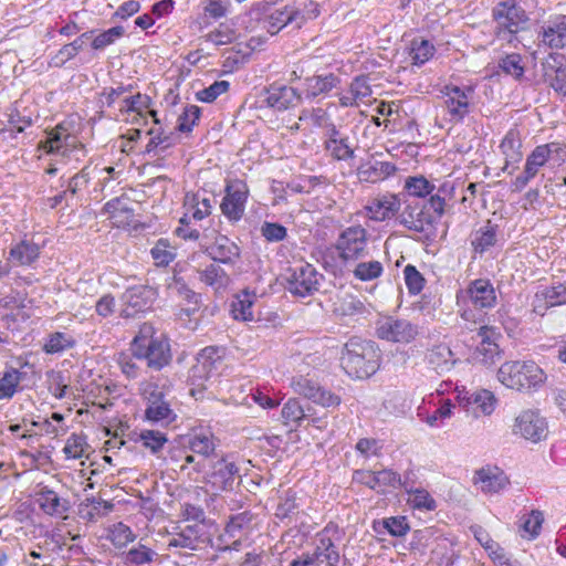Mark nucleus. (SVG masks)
<instances>
[{
  "label": "nucleus",
  "instance_id": "nucleus-22",
  "mask_svg": "<svg viewBox=\"0 0 566 566\" xmlns=\"http://www.w3.org/2000/svg\"><path fill=\"white\" fill-rule=\"evenodd\" d=\"M332 527L326 526L317 534L316 546L312 553L318 566H338L340 556L331 536Z\"/></svg>",
  "mask_w": 566,
  "mask_h": 566
},
{
  "label": "nucleus",
  "instance_id": "nucleus-44",
  "mask_svg": "<svg viewBox=\"0 0 566 566\" xmlns=\"http://www.w3.org/2000/svg\"><path fill=\"white\" fill-rule=\"evenodd\" d=\"M199 279L207 285L219 290L227 285L228 275L219 265L211 263L199 272Z\"/></svg>",
  "mask_w": 566,
  "mask_h": 566
},
{
  "label": "nucleus",
  "instance_id": "nucleus-7",
  "mask_svg": "<svg viewBox=\"0 0 566 566\" xmlns=\"http://www.w3.org/2000/svg\"><path fill=\"white\" fill-rule=\"evenodd\" d=\"M205 478L216 491H232L239 484L240 469L229 457H221L209 461Z\"/></svg>",
  "mask_w": 566,
  "mask_h": 566
},
{
  "label": "nucleus",
  "instance_id": "nucleus-48",
  "mask_svg": "<svg viewBox=\"0 0 566 566\" xmlns=\"http://www.w3.org/2000/svg\"><path fill=\"white\" fill-rule=\"evenodd\" d=\"M496 242V230L488 222L486 226L480 228L472 240V245L476 252H484L493 247Z\"/></svg>",
  "mask_w": 566,
  "mask_h": 566
},
{
  "label": "nucleus",
  "instance_id": "nucleus-54",
  "mask_svg": "<svg viewBox=\"0 0 566 566\" xmlns=\"http://www.w3.org/2000/svg\"><path fill=\"white\" fill-rule=\"evenodd\" d=\"M186 203L191 205V216L195 220H202L211 213L212 205L211 199L203 197L200 195H192L191 197H186Z\"/></svg>",
  "mask_w": 566,
  "mask_h": 566
},
{
  "label": "nucleus",
  "instance_id": "nucleus-61",
  "mask_svg": "<svg viewBox=\"0 0 566 566\" xmlns=\"http://www.w3.org/2000/svg\"><path fill=\"white\" fill-rule=\"evenodd\" d=\"M547 150L549 149L546 147H536L527 157L525 170L528 176L535 177L538 171V168L547 163Z\"/></svg>",
  "mask_w": 566,
  "mask_h": 566
},
{
  "label": "nucleus",
  "instance_id": "nucleus-33",
  "mask_svg": "<svg viewBox=\"0 0 566 566\" xmlns=\"http://www.w3.org/2000/svg\"><path fill=\"white\" fill-rule=\"evenodd\" d=\"M255 516L250 511L231 515L226 528L224 537H247L255 526Z\"/></svg>",
  "mask_w": 566,
  "mask_h": 566
},
{
  "label": "nucleus",
  "instance_id": "nucleus-27",
  "mask_svg": "<svg viewBox=\"0 0 566 566\" xmlns=\"http://www.w3.org/2000/svg\"><path fill=\"white\" fill-rule=\"evenodd\" d=\"M206 252L213 261L223 264H233L241 253L240 248L226 235H218Z\"/></svg>",
  "mask_w": 566,
  "mask_h": 566
},
{
  "label": "nucleus",
  "instance_id": "nucleus-31",
  "mask_svg": "<svg viewBox=\"0 0 566 566\" xmlns=\"http://www.w3.org/2000/svg\"><path fill=\"white\" fill-rule=\"evenodd\" d=\"M40 253L41 248L39 244L23 239L11 247L8 261H12L15 265L29 266L39 259Z\"/></svg>",
  "mask_w": 566,
  "mask_h": 566
},
{
  "label": "nucleus",
  "instance_id": "nucleus-9",
  "mask_svg": "<svg viewBox=\"0 0 566 566\" xmlns=\"http://www.w3.org/2000/svg\"><path fill=\"white\" fill-rule=\"evenodd\" d=\"M496 292L489 280L478 279L458 291L457 303L459 306L472 305L474 308H492L496 304Z\"/></svg>",
  "mask_w": 566,
  "mask_h": 566
},
{
  "label": "nucleus",
  "instance_id": "nucleus-64",
  "mask_svg": "<svg viewBox=\"0 0 566 566\" xmlns=\"http://www.w3.org/2000/svg\"><path fill=\"white\" fill-rule=\"evenodd\" d=\"M139 438L144 447L153 453H157L167 442L166 436L155 430H144L140 432Z\"/></svg>",
  "mask_w": 566,
  "mask_h": 566
},
{
  "label": "nucleus",
  "instance_id": "nucleus-1",
  "mask_svg": "<svg viewBox=\"0 0 566 566\" xmlns=\"http://www.w3.org/2000/svg\"><path fill=\"white\" fill-rule=\"evenodd\" d=\"M380 360L381 352L375 342L355 336L344 345L340 366L349 377L365 379L379 369Z\"/></svg>",
  "mask_w": 566,
  "mask_h": 566
},
{
  "label": "nucleus",
  "instance_id": "nucleus-39",
  "mask_svg": "<svg viewBox=\"0 0 566 566\" xmlns=\"http://www.w3.org/2000/svg\"><path fill=\"white\" fill-rule=\"evenodd\" d=\"M147 134L151 136L145 148V153L148 155H158L176 144V136L172 133L151 128Z\"/></svg>",
  "mask_w": 566,
  "mask_h": 566
},
{
  "label": "nucleus",
  "instance_id": "nucleus-18",
  "mask_svg": "<svg viewBox=\"0 0 566 566\" xmlns=\"http://www.w3.org/2000/svg\"><path fill=\"white\" fill-rule=\"evenodd\" d=\"M402 203V195L387 192L370 199L365 209L371 220L385 221L398 216Z\"/></svg>",
  "mask_w": 566,
  "mask_h": 566
},
{
  "label": "nucleus",
  "instance_id": "nucleus-63",
  "mask_svg": "<svg viewBox=\"0 0 566 566\" xmlns=\"http://www.w3.org/2000/svg\"><path fill=\"white\" fill-rule=\"evenodd\" d=\"M381 525L390 535L396 537L405 536L410 530L408 521L405 516H392L384 518L381 521Z\"/></svg>",
  "mask_w": 566,
  "mask_h": 566
},
{
  "label": "nucleus",
  "instance_id": "nucleus-47",
  "mask_svg": "<svg viewBox=\"0 0 566 566\" xmlns=\"http://www.w3.org/2000/svg\"><path fill=\"white\" fill-rule=\"evenodd\" d=\"M544 516L541 511L533 510L530 514L521 517V531L523 537L535 538L542 528Z\"/></svg>",
  "mask_w": 566,
  "mask_h": 566
},
{
  "label": "nucleus",
  "instance_id": "nucleus-24",
  "mask_svg": "<svg viewBox=\"0 0 566 566\" xmlns=\"http://www.w3.org/2000/svg\"><path fill=\"white\" fill-rule=\"evenodd\" d=\"M35 496L40 509L48 515L62 517L70 510V502L48 486H41Z\"/></svg>",
  "mask_w": 566,
  "mask_h": 566
},
{
  "label": "nucleus",
  "instance_id": "nucleus-3",
  "mask_svg": "<svg viewBox=\"0 0 566 566\" xmlns=\"http://www.w3.org/2000/svg\"><path fill=\"white\" fill-rule=\"evenodd\" d=\"M497 379L510 389L525 391L543 385L546 375L533 360H513L501 365Z\"/></svg>",
  "mask_w": 566,
  "mask_h": 566
},
{
  "label": "nucleus",
  "instance_id": "nucleus-30",
  "mask_svg": "<svg viewBox=\"0 0 566 566\" xmlns=\"http://www.w3.org/2000/svg\"><path fill=\"white\" fill-rule=\"evenodd\" d=\"M306 19L304 14L294 8L285 7L284 9L274 10L266 17V29L271 34H276L283 27L296 22L300 28L302 22Z\"/></svg>",
  "mask_w": 566,
  "mask_h": 566
},
{
  "label": "nucleus",
  "instance_id": "nucleus-41",
  "mask_svg": "<svg viewBox=\"0 0 566 566\" xmlns=\"http://www.w3.org/2000/svg\"><path fill=\"white\" fill-rule=\"evenodd\" d=\"M90 446L86 441V437L82 433H72L63 448V453L67 459H82L88 457Z\"/></svg>",
  "mask_w": 566,
  "mask_h": 566
},
{
  "label": "nucleus",
  "instance_id": "nucleus-12",
  "mask_svg": "<svg viewBox=\"0 0 566 566\" xmlns=\"http://www.w3.org/2000/svg\"><path fill=\"white\" fill-rule=\"evenodd\" d=\"M143 396L147 402L145 417L151 422H171L176 416L165 399V394L157 384L147 382L143 388Z\"/></svg>",
  "mask_w": 566,
  "mask_h": 566
},
{
  "label": "nucleus",
  "instance_id": "nucleus-28",
  "mask_svg": "<svg viewBox=\"0 0 566 566\" xmlns=\"http://www.w3.org/2000/svg\"><path fill=\"white\" fill-rule=\"evenodd\" d=\"M474 483L484 493H497L507 486L509 479L499 468L488 467L475 472Z\"/></svg>",
  "mask_w": 566,
  "mask_h": 566
},
{
  "label": "nucleus",
  "instance_id": "nucleus-45",
  "mask_svg": "<svg viewBox=\"0 0 566 566\" xmlns=\"http://www.w3.org/2000/svg\"><path fill=\"white\" fill-rule=\"evenodd\" d=\"M167 290L169 295L178 296L189 304H198L199 295L195 293L180 276L174 275L167 283Z\"/></svg>",
  "mask_w": 566,
  "mask_h": 566
},
{
  "label": "nucleus",
  "instance_id": "nucleus-40",
  "mask_svg": "<svg viewBox=\"0 0 566 566\" xmlns=\"http://www.w3.org/2000/svg\"><path fill=\"white\" fill-rule=\"evenodd\" d=\"M254 297L255 294H250L247 291L237 295L231 305V311L235 319L253 321L252 307L254 304Z\"/></svg>",
  "mask_w": 566,
  "mask_h": 566
},
{
  "label": "nucleus",
  "instance_id": "nucleus-43",
  "mask_svg": "<svg viewBox=\"0 0 566 566\" xmlns=\"http://www.w3.org/2000/svg\"><path fill=\"white\" fill-rule=\"evenodd\" d=\"M324 147L336 160H348L354 158V148L350 146L349 137L345 136L339 139H333L332 142H324Z\"/></svg>",
  "mask_w": 566,
  "mask_h": 566
},
{
  "label": "nucleus",
  "instance_id": "nucleus-59",
  "mask_svg": "<svg viewBox=\"0 0 566 566\" xmlns=\"http://www.w3.org/2000/svg\"><path fill=\"white\" fill-rule=\"evenodd\" d=\"M311 120L315 127L325 129L331 123L332 118L326 109L321 107L312 109H303L300 115V120Z\"/></svg>",
  "mask_w": 566,
  "mask_h": 566
},
{
  "label": "nucleus",
  "instance_id": "nucleus-8",
  "mask_svg": "<svg viewBox=\"0 0 566 566\" xmlns=\"http://www.w3.org/2000/svg\"><path fill=\"white\" fill-rule=\"evenodd\" d=\"M249 187L244 180H228L220 209L222 214L232 223L240 221L245 211Z\"/></svg>",
  "mask_w": 566,
  "mask_h": 566
},
{
  "label": "nucleus",
  "instance_id": "nucleus-29",
  "mask_svg": "<svg viewBox=\"0 0 566 566\" xmlns=\"http://www.w3.org/2000/svg\"><path fill=\"white\" fill-rule=\"evenodd\" d=\"M339 78L333 73L313 75L304 80V95L307 99L326 96L333 88L339 84Z\"/></svg>",
  "mask_w": 566,
  "mask_h": 566
},
{
  "label": "nucleus",
  "instance_id": "nucleus-56",
  "mask_svg": "<svg viewBox=\"0 0 566 566\" xmlns=\"http://www.w3.org/2000/svg\"><path fill=\"white\" fill-rule=\"evenodd\" d=\"M125 33V29L120 25L113 27L98 35H96L92 41V48L94 50H103L106 46L115 43L118 39H120Z\"/></svg>",
  "mask_w": 566,
  "mask_h": 566
},
{
  "label": "nucleus",
  "instance_id": "nucleus-10",
  "mask_svg": "<svg viewBox=\"0 0 566 566\" xmlns=\"http://www.w3.org/2000/svg\"><path fill=\"white\" fill-rule=\"evenodd\" d=\"M376 335L387 342L407 344L418 335V326L405 318L385 316L376 322Z\"/></svg>",
  "mask_w": 566,
  "mask_h": 566
},
{
  "label": "nucleus",
  "instance_id": "nucleus-62",
  "mask_svg": "<svg viewBox=\"0 0 566 566\" xmlns=\"http://www.w3.org/2000/svg\"><path fill=\"white\" fill-rule=\"evenodd\" d=\"M229 87L230 83L228 81H216L210 86L199 91L197 93V98L205 103H212L221 94L226 93Z\"/></svg>",
  "mask_w": 566,
  "mask_h": 566
},
{
  "label": "nucleus",
  "instance_id": "nucleus-49",
  "mask_svg": "<svg viewBox=\"0 0 566 566\" xmlns=\"http://www.w3.org/2000/svg\"><path fill=\"white\" fill-rule=\"evenodd\" d=\"M468 403L474 405L481 413L489 416L495 409L496 398L493 392L483 389L472 394L468 398Z\"/></svg>",
  "mask_w": 566,
  "mask_h": 566
},
{
  "label": "nucleus",
  "instance_id": "nucleus-16",
  "mask_svg": "<svg viewBox=\"0 0 566 566\" xmlns=\"http://www.w3.org/2000/svg\"><path fill=\"white\" fill-rule=\"evenodd\" d=\"M322 275L312 264L296 268L289 280V291L297 296L305 297L318 291Z\"/></svg>",
  "mask_w": 566,
  "mask_h": 566
},
{
  "label": "nucleus",
  "instance_id": "nucleus-52",
  "mask_svg": "<svg viewBox=\"0 0 566 566\" xmlns=\"http://www.w3.org/2000/svg\"><path fill=\"white\" fill-rule=\"evenodd\" d=\"M382 272L384 266L381 262L373 260L368 262L358 263L355 266L353 274L357 280L366 282L379 277L382 274Z\"/></svg>",
  "mask_w": 566,
  "mask_h": 566
},
{
  "label": "nucleus",
  "instance_id": "nucleus-35",
  "mask_svg": "<svg viewBox=\"0 0 566 566\" xmlns=\"http://www.w3.org/2000/svg\"><path fill=\"white\" fill-rule=\"evenodd\" d=\"M521 147L522 142L520 138V133L515 129H510L500 145V149L505 157V166L503 170H507L511 165L521 161L523 157Z\"/></svg>",
  "mask_w": 566,
  "mask_h": 566
},
{
  "label": "nucleus",
  "instance_id": "nucleus-51",
  "mask_svg": "<svg viewBox=\"0 0 566 566\" xmlns=\"http://www.w3.org/2000/svg\"><path fill=\"white\" fill-rule=\"evenodd\" d=\"M434 53V46L428 40L415 39L411 42V59L413 64L422 65L429 61Z\"/></svg>",
  "mask_w": 566,
  "mask_h": 566
},
{
  "label": "nucleus",
  "instance_id": "nucleus-17",
  "mask_svg": "<svg viewBox=\"0 0 566 566\" xmlns=\"http://www.w3.org/2000/svg\"><path fill=\"white\" fill-rule=\"evenodd\" d=\"M223 349L216 346H208L200 350L197 356V364L191 368V379L193 384L202 386L208 380L218 366L221 364Z\"/></svg>",
  "mask_w": 566,
  "mask_h": 566
},
{
  "label": "nucleus",
  "instance_id": "nucleus-6",
  "mask_svg": "<svg viewBox=\"0 0 566 566\" xmlns=\"http://www.w3.org/2000/svg\"><path fill=\"white\" fill-rule=\"evenodd\" d=\"M335 249L339 259L345 262L356 261L366 254L367 231L361 226H350L344 229L336 239Z\"/></svg>",
  "mask_w": 566,
  "mask_h": 566
},
{
  "label": "nucleus",
  "instance_id": "nucleus-53",
  "mask_svg": "<svg viewBox=\"0 0 566 566\" xmlns=\"http://www.w3.org/2000/svg\"><path fill=\"white\" fill-rule=\"evenodd\" d=\"M409 497L408 503L418 510L432 511L437 507L434 499L423 489H415L408 491Z\"/></svg>",
  "mask_w": 566,
  "mask_h": 566
},
{
  "label": "nucleus",
  "instance_id": "nucleus-42",
  "mask_svg": "<svg viewBox=\"0 0 566 566\" xmlns=\"http://www.w3.org/2000/svg\"><path fill=\"white\" fill-rule=\"evenodd\" d=\"M403 189L411 197L423 198L430 195L436 186L423 176H410L405 180Z\"/></svg>",
  "mask_w": 566,
  "mask_h": 566
},
{
  "label": "nucleus",
  "instance_id": "nucleus-36",
  "mask_svg": "<svg viewBox=\"0 0 566 566\" xmlns=\"http://www.w3.org/2000/svg\"><path fill=\"white\" fill-rule=\"evenodd\" d=\"M188 447L192 452L201 455L205 461H210V458L214 454L216 440L209 431L195 432L188 439Z\"/></svg>",
  "mask_w": 566,
  "mask_h": 566
},
{
  "label": "nucleus",
  "instance_id": "nucleus-55",
  "mask_svg": "<svg viewBox=\"0 0 566 566\" xmlns=\"http://www.w3.org/2000/svg\"><path fill=\"white\" fill-rule=\"evenodd\" d=\"M156 265L166 266L176 256L175 249L171 248L167 240L160 239L150 251Z\"/></svg>",
  "mask_w": 566,
  "mask_h": 566
},
{
  "label": "nucleus",
  "instance_id": "nucleus-21",
  "mask_svg": "<svg viewBox=\"0 0 566 566\" xmlns=\"http://www.w3.org/2000/svg\"><path fill=\"white\" fill-rule=\"evenodd\" d=\"M566 304V285L558 283L537 291L534 295L533 312L543 316L545 312L554 306Z\"/></svg>",
  "mask_w": 566,
  "mask_h": 566
},
{
  "label": "nucleus",
  "instance_id": "nucleus-46",
  "mask_svg": "<svg viewBox=\"0 0 566 566\" xmlns=\"http://www.w3.org/2000/svg\"><path fill=\"white\" fill-rule=\"evenodd\" d=\"M22 379V373L15 368L4 371L0 378V399H11Z\"/></svg>",
  "mask_w": 566,
  "mask_h": 566
},
{
  "label": "nucleus",
  "instance_id": "nucleus-57",
  "mask_svg": "<svg viewBox=\"0 0 566 566\" xmlns=\"http://www.w3.org/2000/svg\"><path fill=\"white\" fill-rule=\"evenodd\" d=\"M109 539L116 547H124L135 539V534L129 526L119 522L109 530Z\"/></svg>",
  "mask_w": 566,
  "mask_h": 566
},
{
  "label": "nucleus",
  "instance_id": "nucleus-14",
  "mask_svg": "<svg viewBox=\"0 0 566 566\" xmlns=\"http://www.w3.org/2000/svg\"><path fill=\"white\" fill-rule=\"evenodd\" d=\"M302 101V95L292 86L272 84L261 93V102L274 111H286L296 106Z\"/></svg>",
  "mask_w": 566,
  "mask_h": 566
},
{
  "label": "nucleus",
  "instance_id": "nucleus-20",
  "mask_svg": "<svg viewBox=\"0 0 566 566\" xmlns=\"http://www.w3.org/2000/svg\"><path fill=\"white\" fill-rule=\"evenodd\" d=\"M207 539L208 534L202 523L186 524L179 527V532L171 535L168 546L195 551L203 545Z\"/></svg>",
  "mask_w": 566,
  "mask_h": 566
},
{
  "label": "nucleus",
  "instance_id": "nucleus-13",
  "mask_svg": "<svg viewBox=\"0 0 566 566\" xmlns=\"http://www.w3.org/2000/svg\"><path fill=\"white\" fill-rule=\"evenodd\" d=\"M156 298L154 289L147 285H136L128 287L122 295L123 308L120 315L123 317H134L138 313H143L151 307Z\"/></svg>",
  "mask_w": 566,
  "mask_h": 566
},
{
  "label": "nucleus",
  "instance_id": "nucleus-58",
  "mask_svg": "<svg viewBox=\"0 0 566 566\" xmlns=\"http://www.w3.org/2000/svg\"><path fill=\"white\" fill-rule=\"evenodd\" d=\"M157 553L149 547L138 544L135 547H132L126 555V559L135 565H145L154 562Z\"/></svg>",
  "mask_w": 566,
  "mask_h": 566
},
{
  "label": "nucleus",
  "instance_id": "nucleus-19",
  "mask_svg": "<svg viewBox=\"0 0 566 566\" xmlns=\"http://www.w3.org/2000/svg\"><path fill=\"white\" fill-rule=\"evenodd\" d=\"M403 210L397 216L398 222L408 230L428 234L434 223L432 214L427 212L426 207L419 208L403 200Z\"/></svg>",
  "mask_w": 566,
  "mask_h": 566
},
{
  "label": "nucleus",
  "instance_id": "nucleus-37",
  "mask_svg": "<svg viewBox=\"0 0 566 566\" xmlns=\"http://www.w3.org/2000/svg\"><path fill=\"white\" fill-rule=\"evenodd\" d=\"M495 335L496 332L492 327L483 325L479 328L481 343L478 350L483 356L482 360L485 364L494 363L495 357L500 356V348L494 339Z\"/></svg>",
  "mask_w": 566,
  "mask_h": 566
},
{
  "label": "nucleus",
  "instance_id": "nucleus-32",
  "mask_svg": "<svg viewBox=\"0 0 566 566\" xmlns=\"http://www.w3.org/2000/svg\"><path fill=\"white\" fill-rule=\"evenodd\" d=\"M395 171V165L389 161L368 160L358 167L359 179L367 182L384 180Z\"/></svg>",
  "mask_w": 566,
  "mask_h": 566
},
{
  "label": "nucleus",
  "instance_id": "nucleus-2",
  "mask_svg": "<svg viewBox=\"0 0 566 566\" xmlns=\"http://www.w3.org/2000/svg\"><path fill=\"white\" fill-rule=\"evenodd\" d=\"M137 359H146L147 366L160 370L171 360L170 346L163 335H156L150 324H144L132 342Z\"/></svg>",
  "mask_w": 566,
  "mask_h": 566
},
{
  "label": "nucleus",
  "instance_id": "nucleus-50",
  "mask_svg": "<svg viewBox=\"0 0 566 566\" xmlns=\"http://www.w3.org/2000/svg\"><path fill=\"white\" fill-rule=\"evenodd\" d=\"M522 61V56L517 53L507 54L499 61V67L506 75L521 80L525 71Z\"/></svg>",
  "mask_w": 566,
  "mask_h": 566
},
{
  "label": "nucleus",
  "instance_id": "nucleus-60",
  "mask_svg": "<svg viewBox=\"0 0 566 566\" xmlns=\"http://www.w3.org/2000/svg\"><path fill=\"white\" fill-rule=\"evenodd\" d=\"M200 117V108L196 105H189L185 108L184 113L178 117L177 129L181 133H189L197 124Z\"/></svg>",
  "mask_w": 566,
  "mask_h": 566
},
{
  "label": "nucleus",
  "instance_id": "nucleus-4",
  "mask_svg": "<svg viewBox=\"0 0 566 566\" xmlns=\"http://www.w3.org/2000/svg\"><path fill=\"white\" fill-rule=\"evenodd\" d=\"M492 18L495 23V39L506 44H514L517 41L518 32L525 29L528 21L525 10L514 0L497 3L492 10Z\"/></svg>",
  "mask_w": 566,
  "mask_h": 566
},
{
  "label": "nucleus",
  "instance_id": "nucleus-23",
  "mask_svg": "<svg viewBox=\"0 0 566 566\" xmlns=\"http://www.w3.org/2000/svg\"><path fill=\"white\" fill-rule=\"evenodd\" d=\"M542 42L555 50L566 48V15L558 14L552 17L542 27Z\"/></svg>",
  "mask_w": 566,
  "mask_h": 566
},
{
  "label": "nucleus",
  "instance_id": "nucleus-5",
  "mask_svg": "<svg viewBox=\"0 0 566 566\" xmlns=\"http://www.w3.org/2000/svg\"><path fill=\"white\" fill-rule=\"evenodd\" d=\"M41 148L48 154H59L63 157L80 160L85 156L84 145L72 135L64 124H59L48 132L46 139L41 142Z\"/></svg>",
  "mask_w": 566,
  "mask_h": 566
},
{
  "label": "nucleus",
  "instance_id": "nucleus-25",
  "mask_svg": "<svg viewBox=\"0 0 566 566\" xmlns=\"http://www.w3.org/2000/svg\"><path fill=\"white\" fill-rule=\"evenodd\" d=\"M373 94L371 86L368 82V77L365 75L356 76L347 91L339 97V104L343 107L359 106L360 104H367L370 102Z\"/></svg>",
  "mask_w": 566,
  "mask_h": 566
},
{
  "label": "nucleus",
  "instance_id": "nucleus-34",
  "mask_svg": "<svg viewBox=\"0 0 566 566\" xmlns=\"http://www.w3.org/2000/svg\"><path fill=\"white\" fill-rule=\"evenodd\" d=\"M426 360L438 374L451 370L455 363L452 350L446 344H439L429 349L426 354Z\"/></svg>",
  "mask_w": 566,
  "mask_h": 566
},
{
  "label": "nucleus",
  "instance_id": "nucleus-26",
  "mask_svg": "<svg viewBox=\"0 0 566 566\" xmlns=\"http://www.w3.org/2000/svg\"><path fill=\"white\" fill-rule=\"evenodd\" d=\"M446 90L444 104L449 115L455 122L462 120L469 113V94L473 92L472 88L463 90L459 86H447Z\"/></svg>",
  "mask_w": 566,
  "mask_h": 566
},
{
  "label": "nucleus",
  "instance_id": "nucleus-11",
  "mask_svg": "<svg viewBox=\"0 0 566 566\" xmlns=\"http://www.w3.org/2000/svg\"><path fill=\"white\" fill-rule=\"evenodd\" d=\"M513 433L531 442H539L547 437V421L537 409L522 410L515 418Z\"/></svg>",
  "mask_w": 566,
  "mask_h": 566
},
{
  "label": "nucleus",
  "instance_id": "nucleus-15",
  "mask_svg": "<svg viewBox=\"0 0 566 566\" xmlns=\"http://www.w3.org/2000/svg\"><path fill=\"white\" fill-rule=\"evenodd\" d=\"M291 385L296 394L323 407H337L340 403V398L337 395L322 388L316 381L304 376L293 378Z\"/></svg>",
  "mask_w": 566,
  "mask_h": 566
},
{
  "label": "nucleus",
  "instance_id": "nucleus-38",
  "mask_svg": "<svg viewBox=\"0 0 566 566\" xmlns=\"http://www.w3.org/2000/svg\"><path fill=\"white\" fill-rule=\"evenodd\" d=\"M311 408H304L301 402L295 399H289L282 408V418L284 423L291 427H301L305 420L310 418Z\"/></svg>",
  "mask_w": 566,
  "mask_h": 566
}]
</instances>
